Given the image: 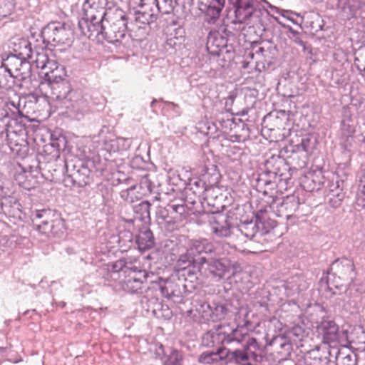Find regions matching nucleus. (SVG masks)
I'll use <instances>...</instances> for the list:
<instances>
[{
	"label": "nucleus",
	"mask_w": 365,
	"mask_h": 365,
	"mask_svg": "<svg viewBox=\"0 0 365 365\" xmlns=\"http://www.w3.org/2000/svg\"><path fill=\"white\" fill-rule=\"evenodd\" d=\"M86 3V17L79 21L78 26L85 36L91 37L108 20V13L115 11V9L106 10V0H87Z\"/></svg>",
	"instance_id": "obj_1"
},
{
	"label": "nucleus",
	"mask_w": 365,
	"mask_h": 365,
	"mask_svg": "<svg viewBox=\"0 0 365 365\" xmlns=\"http://www.w3.org/2000/svg\"><path fill=\"white\" fill-rule=\"evenodd\" d=\"M94 35L102 34L110 43L120 41L125 36L127 19L123 10L115 8V11L109 12L108 20L100 26Z\"/></svg>",
	"instance_id": "obj_2"
},
{
	"label": "nucleus",
	"mask_w": 365,
	"mask_h": 365,
	"mask_svg": "<svg viewBox=\"0 0 365 365\" xmlns=\"http://www.w3.org/2000/svg\"><path fill=\"white\" fill-rule=\"evenodd\" d=\"M211 227L213 232L219 237H228L232 233L235 239L230 243L235 250L242 252L255 253V251L244 245L250 242L254 235L249 237L247 234H244L242 230H236L235 232H232L230 224L223 215H219L213 217L211 221Z\"/></svg>",
	"instance_id": "obj_3"
},
{
	"label": "nucleus",
	"mask_w": 365,
	"mask_h": 365,
	"mask_svg": "<svg viewBox=\"0 0 365 365\" xmlns=\"http://www.w3.org/2000/svg\"><path fill=\"white\" fill-rule=\"evenodd\" d=\"M55 213L51 209L35 210L32 214L34 220H38L36 230L47 237L58 235L59 230L56 228L60 225L59 220H54Z\"/></svg>",
	"instance_id": "obj_4"
},
{
	"label": "nucleus",
	"mask_w": 365,
	"mask_h": 365,
	"mask_svg": "<svg viewBox=\"0 0 365 365\" xmlns=\"http://www.w3.org/2000/svg\"><path fill=\"white\" fill-rule=\"evenodd\" d=\"M331 271L336 283L335 287L340 288L352 281L354 264L351 260L347 258L336 259L332 264Z\"/></svg>",
	"instance_id": "obj_5"
},
{
	"label": "nucleus",
	"mask_w": 365,
	"mask_h": 365,
	"mask_svg": "<svg viewBox=\"0 0 365 365\" xmlns=\"http://www.w3.org/2000/svg\"><path fill=\"white\" fill-rule=\"evenodd\" d=\"M317 331L319 335L322 336V341L325 344H331L339 341V327L333 321H322L317 327Z\"/></svg>",
	"instance_id": "obj_6"
},
{
	"label": "nucleus",
	"mask_w": 365,
	"mask_h": 365,
	"mask_svg": "<svg viewBox=\"0 0 365 365\" xmlns=\"http://www.w3.org/2000/svg\"><path fill=\"white\" fill-rule=\"evenodd\" d=\"M130 148V143L128 139L120 137H116L110 133L106 136L103 141V149L109 153H115L123 150H126Z\"/></svg>",
	"instance_id": "obj_7"
},
{
	"label": "nucleus",
	"mask_w": 365,
	"mask_h": 365,
	"mask_svg": "<svg viewBox=\"0 0 365 365\" xmlns=\"http://www.w3.org/2000/svg\"><path fill=\"white\" fill-rule=\"evenodd\" d=\"M51 97L57 101L64 100L72 91V87L70 82L67 80L61 79L58 82L50 83Z\"/></svg>",
	"instance_id": "obj_8"
},
{
	"label": "nucleus",
	"mask_w": 365,
	"mask_h": 365,
	"mask_svg": "<svg viewBox=\"0 0 365 365\" xmlns=\"http://www.w3.org/2000/svg\"><path fill=\"white\" fill-rule=\"evenodd\" d=\"M255 11L252 0H238L235 9L236 20L242 24L245 23Z\"/></svg>",
	"instance_id": "obj_9"
},
{
	"label": "nucleus",
	"mask_w": 365,
	"mask_h": 365,
	"mask_svg": "<svg viewBox=\"0 0 365 365\" xmlns=\"http://www.w3.org/2000/svg\"><path fill=\"white\" fill-rule=\"evenodd\" d=\"M15 180L19 186L28 190L35 188L38 184L33 173L25 170L16 173Z\"/></svg>",
	"instance_id": "obj_10"
},
{
	"label": "nucleus",
	"mask_w": 365,
	"mask_h": 365,
	"mask_svg": "<svg viewBox=\"0 0 365 365\" xmlns=\"http://www.w3.org/2000/svg\"><path fill=\"white\" fill-rule=\"evenodd\" d=\"M225 0H212L207 6L205 16L206 21L210 24H213L220 17V12L225 6Z\"/></svg>",
	"instance_id": "obj_11"
},
{
	"label": "nucleus",
	"mask_w": 365,
	"mask_h": 365,
	"mask_svg": "<svg viewBox=\"0 0 365 365\" xmlns=\"http://www.w3.org/2000/svg\"><path fill=\"white\" fill-rule=\"evenodd\" d=\"M227 353L225 347L219 348L216 351L204 352L199 356V362L205 364H212L220 361H225V356Z\"/></svg>",
	"instance_id": "obj_12"
},
{
	"label": "nucleus",
	"mask_w": 365,
	"mask_h": 365,
	"mask_svg": "<svg viewBox=\"0 0 365 365\" xmlns=\"http://www.w3.org/2000/svg\"><path fill=\"white\" fill-rule=\"evenodd\" d=\"M11 43L12 49L16 54L22 56H29L31 48L27 39L19 36L13 37Z\"/></svg>",
	"instance_id": "obj_13"
},
{
	"label": "nucleus",
	"mask_w": 365,
	"mask_h": 365,
	"mask_svg": "<svg viewBox=\"0 0 365 365\" xmlns=\"http://www.w3.org/2000/svg\"><path fill=\"white\" fill-rule=\"evenodd\" d=\"M225 350L227 353H226L224 360L227 363L235 361L237 364H240L247 361L249 359L248 353L245 349L243 351L235 350L232 351L225 348Z\"/></svg>",
	"instance_id": "obj_14"
},
{
	"label": "nucleus",
	"mask_w": 365,
	"mask_h": 365,
	"mask_svg": "<svg viewBox=\"0 0 365 365\" xmlns=\"http://www.w3.org/2000/svg\"><path fill=\"white\" fill-rule=\"evenodd\" d=\"M229 264L228 260H215L210 264V269L214 275L222 278L228 271Z\"/></svg>",
	"instance_id": "obj_15"
},
{
	"label": "nucleus",
	"mask_w": 365,
	"mask_h": 365,
	"mask_svg": "<svg viewBox=\"0 0 365 365\" xmlns=\"http://www.w3.org/2000/svg\"><path fill=\"white\" fill-rule=\"evenodd\" d=\"M137 244L139 250L141 251H145L152 248L154 245L152 233L150 231H147L138 236Z\"/></svg>",
	"instance_id": "obj_16"
},
{
	"label": "nucleus",
	"mask_w": 365,
	"mask_h": 365,
	"mask_svg": "<svg viewBox=\"0 0 365 365\" xmlns=\"http://www.w3.org/2000/svg\"><path fill=\"white\" fill-rule=\"evenodd\" d=\"M51 33L52 41L57 43H64L68 37V31L63 25L55 26Z\"/></svg>",
	"instance_id": "obj_17"
},
{
	"label": "nucleus",
	"mask_w": 365,
	"mask_h": 365,
	"mask_svg": "<svg viewBox=\"0 0 365 365\" xmlns=\"http://www.w3.org/2000/svg\"><path fill=\"white\" fill-rule=\"evenodd\" d=\"M267 51L259 43H254L252 45V51L249 53V56L254 59L256 58V64L262 63L265 60Z\"/></svg>",
	"instance_id": "obj_18"
},
{
	"label": "nucleus",
	"mask_w": 365,
	"mask_h": 365,
	"mask_svg": "<svg viewBox=\"0 0 365 365\" xmlns=\"http://www.w3.org/2000/svg\"><path fill=\"white\" fill-rule=\"evenodd\" d=\"M361 2L360 1H348L344 4L343 11L348 19L356 18L361 9Z\"/></svg>",
	"instance_id": "obj_19"
},
{
	"label": "nucleus",
	"mask_w": 365,
	"mask_h": 365,
	"mask_svg": "<svg viewBox=\"0 0 365 365\" xmlns=\"http://www.w3.org/2000/svg\"><path fill=\"white\" fill-rule=\"evenodd\" d=\"M288 336L289 338L295 344L297 342H300L303 341L304 338L305 337V331L304 329L299 326H294L289 331H288Z\"/></svg>",
	"instance_id": "obj_20"
},
{
	"label": "nucleus",
	"mask_w": 365,
	"mask_h": 365,
	"mask_svg": "<svg viewBox=\"0 0 365 365\" xmlns=\"http://www.w3.org/2000/svg\"><path fill=\"white\" fill-rule=\"evenodd\" d=\"M299 199L294 195L287 197L283 202L285 209L289 208L291 210H297L299 207Z\"/></svg>",
	"instance_id": "obj_21"
},
{
	"label": "nucleus",
	"mask_w": 365,
	"mask_h": 365,
	"mask_svg": "<svg viewBox=\"0 0 365 365\" xmlns=\"http://www.w3.org/2000/svg\"><path fill=\"white\" fill-rule=\"evenodd\" d=\"M182 357L178 351L171 352L165 365H182Z\"/></svg>",
	"instance_id": "obj_22"
},
{
	"label": "nucleus",
	"mask_w": 365,
	"mask_h": 365,
	"mask_svg": "<svg viewBox=\"0 0 365 365\" xmlns=\"http://www.w3.org/2000/svg\"><path fill=\"white\" fill-rule=\"evenodd\" d=\"M251 349H253L252 352H255L257 349V340L255 338H250L247 342L246 344L244 346V349L248 353L249 351L251 350Z\"/></svg>",
	"instance_id": "obj_23"
},
{
	"label": "nucleus",
	"mask_w": 365,
	"mask_h": 365,
	"mask_svg": "<svg viewBox=\"0 0 365 365\" xmlns=\"http://www.w3.org/2000/svg\"><path fill=\"white\" fill-rule=\"evenodd\" d=\"M231 267L233 269L232 276H235L237 273H240L242 271V267L240 263L235 262L231 263L230 262L229 268Z\"/></svg>",
	"instance_id": "obj_24"
},
{
	"label": "nucleus",
	"mask_w": 365,
	"mask_h": 365,
	"mask_svg": "<svg viewBox=\"0 0 365 365\" xmlns=\"http://www.w3.org/2000/svg\"><path fill=\"white\" fill-rule=\"evenodd\" d=\"M359 192L361 197L365 200V175L360 181Z\"/></svg>",
	"instance_id": "obj_25"
},
{
	"label": "nucleus",
	"mask_w": 365,
	"mask_h": 365,
	"mask_svg": "<svg viewBox=\"0 0 365 365\" xmlns=\"http://www.w3.org/2000/svg\"><path fill=\"white\" fill-rule=\"evenodd\" d=\"M172 209L175 212H179L181 214L185 211V207L183 205H173L172 206Z\"/></svg>",
	"instance_id": "obj_26"
},
{
	"label": "nucleus",
	"mask_w": 365,
	"mask_h": 365,
	"mask_svg": "<svg viewBox=\"0 0 365 365\" xmlns=\"http://www.w3.org/2000/svg\"><path fill=\"white\" fill-rule=\"evenodd\" d=\"M43 58L44 59H43V60L41 61V65H38V67H41V68H43L45 67V66H46V61H47V58H46V56H43Z\"/></svg>",
	"instance_id": "obj_27"
},
{
	"label": "nucleus",
	"mask_w": 365,
	"mask_h": 365,
	"mask_svg": "<svg viewBox=\"0 0 365 365\" xmlns=\"http://www.w3.org/2000/svg\"><path fill=\"white\" fill-rule=\"evenodd\" d=\"M75 97L78 98L79 101H86L83 96L81 93H78L76 92L74 93Z\"/></svg>",
	"instance_id": "obj_28"
}]
</instances>
